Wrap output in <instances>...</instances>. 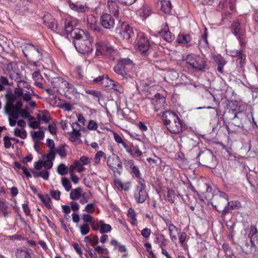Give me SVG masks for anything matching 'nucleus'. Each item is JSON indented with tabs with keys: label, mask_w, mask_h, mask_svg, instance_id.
Masks as SVG:
<instances>
[{
	"label": "nucleus",
	"mask_w": 258,
	"mask_h": 258,
	"mask_svg": "<svg viewBox=\"0 0 258 258\" xmlns=\"http://www.w3.org/2000/svg\"><path fill=\"white\" fill-rule=\"evenodd\" d=\"M72 38H74L73 43L75 48L79 52L84 54L92 50L93 40L88 32L76 29L75 30V35H73Z\"/></svg>",
	"instance_id": "nucleus-1"
},
{
	"label": "nucleus",
	"mask_w": 258,
	"mask_h": 258,
	"mask_svg": "<svg viewBox=\"0 0 258 258\" xmlns=\"http://www.w3.org/2000/svg\"><path fill=\"white\" fill-rule=\"evenodd\" d=\"M162 118L167 128L171 133L177 134L182 131L183 123L179 117L174 112H164Z\"/></svg>",
	"instance_id": "nucleus-2"
},
{
	"label": "nucleus",
	"mask_w": 258,
	"mask_h": 258,
	"mask_svg": "<svg viewBox=\"0 0 258 258\" xmlns=\"http://www.w3.org/2000/svg\"><path fill=\"white\" fill-rule=\"evenodd\" d=\"M78 23V20L75 17H64L61 19L60 24L67 36L71 34L75 35V30L79 29L75 28Z\"/></svg>",
	"instance_id": "nucleus-3"
},
{
	"label": "nucleus",
	"mask_w": 258,
	"mask_h": 258,
	"mask_svg": "<svg viewBox=\"0 0 258 258\" xmlns=\"http://www.w3.org/2000/svg\"><path fill=\"white\" fill-rule=\"evenodd\" d=\"M150 45L148 39L143 32H139L137 34L136 49L144 55H148Z\"/></svg>",
	"instance_id": "nucleus-4"
},
{
	"label": "nucleus",
	"mask_w": 258,
	"mask_h": 258,
	"mask_svg": "<svg viewBox=\"0 0 258 258\" xmlns=\"http://www.w3.org/2000/svg\"><path fill=\"white\" fill-rule=\"evenodd\" d=\"M185 60L193 69L196 71H201L205 68L206 61L199 55L194 54H188Z\"/></svg>",
	"instance_id": "nucleus-5"
},
{
	"label": "nucleus",
	"mask_w": 258,
	"mask_h": 258,
	"mask_svg": "<svg viewBox=\"0 0 258 258\" xmlns=\"http://www.w3.org/2000/svg\"><path fill=\"white\" fill-rule=\"evenodd\" d=\"M25 56L31 61H39L42 54L40 51L32 44H27L23 49Z\"/></svg>",
	"instance_id": "nucleus-6"
},
{
	"label": "nucleus",
	"mask_w": 258,
	"mask_h": 258,
	"mask_svg": "<svg viewBox=\"0 0 258 258\" xmlns=\"http://www.w3.org/2000/svg\"><path fill=\"white\" fill-rule=\"evenodd\" d=\"M96 54L110 55L113 52L114 49L106 40H97L95 43Z\"/></svg>",
	"instance_id": "nucleus-7"
},
{
	"label": "nucleus",
	"mask_w": 258,
	"mask_h": 258,
	"mask_svg": "<svg viewBox=\"0 0 258 258\" xmlns=\"http://www.w3.org/2000/svg\"><path fill=\"white\" fill-rule=\"evenodd\" d=\"M139 185L136 186L134 191V198L137 203H143L148 197L146 190V185L144 182L140 180L138 181Z\"/></svg>",
	"instance_id": "nucleus-8"
},
{
	"label": "nucleus",
	"mask_w": 258,
	"mask_h": 258,
	"mask_svg": "<svg viewBox=\"0 0 258 258\" xmlns=\"http://www.w3.org/2000/svg\"><path fill=\"white\" fill-rule=\"evenodd\" d=\"M107 164L114 173L120 174L122 170V162L120 158L116 154H112L107 160Z\"/></svg>",
	"instance_id": "nucleus-9"
},
{
	"label": "nucleus",
	"mask_w": 258,
	"mask_h": 258,
	"mask_svg": "<svg viewBox=\"0 0 258 258\" xmlns=\"http://www.w3.org/2000/svg\"><path fill=\"white\" fill-rule=\"evenodd\" d=\"M119 34L121 38L130 42L132 41V37L134 36L133 28L128 24L123 23Z\"/></svg>",
	"instance_id": "nucleus-10"
},
{
	"label": "nucleus",
	"mask_w": 258,
	"mask_h": 258,
	"mask_svg": "<svg viewBox=\"0 0 258 258\" xmlns=\"http://www.w3.org/2000/svg\"><path fill=\"white\" fill-rule=\"evenodd\" d=\"M125 166L129 170L130 173L133 177L137 178L138 181L141 180L144 182V180L141 179V174L138 166L135 165L134 162L132 160H126L125 162Z\"/></svg>",
	"instance_id": "nucleus-11"
},
{
	"label": "nucleus",
	"mask_w": 258,
	"mask_h": 258,
	"mask_svg": "<svg viewBox=\"0 0 258 258\" xmlns=\"http://www.w3.org/2000/svg\"><path fill=\"white\" fill-rule=\"evenodd\" d=\"M4 109L6 114L14 119H17L20 117V109L14 108V104L11 102H7Z\"/></svg>",
	"instance_id": "nucleus-12"
},
{
	"label": "nucleus",
	"mask_w": 258,
	"mask_h": 258,
	"mask_svg": "<svg viewBox=\"0 0 258 258\" xmlns=\"http://www.w3.org/2000/svg\"><path fill=\"white\" fill-rule=\"evenodd\" d=\"M227 198L220 196L218 197L215 201L212 203L213 206H214L216 210L219 212L222 213V216H224L225 215H223V209H224L226 207H227Z\"/></svg>",
	"instance_id": "nucleus-13"
},
{
	"label": "nucleus",
	"mask_w": 258,
	"mask_h": 258,
	"mask_svg": "<svg viewBox=\"0 0 258 258\" xmlns=\"http://www.w3.org/2000/svg\"><path fill=\"white\" fill-rule=\"evenodd\" d=\"M100 22L104 28L109 29L115 26V19L114 17H100Z\"/></svg>",
	"instance_id": "nucleus-14"
},
{
	"label": "nucleus",
	"mask_w": 258,
	"mask_h": 258,
	"mask_svg": "<svg viewBox=\"0 0 258 258\" xmlns=\"http://www.w3.org/2000/svg\"><path fill=\"white\" fill-rule=\"evenodd\" d=\"M87 26L88 28L95 31H100V22H98L96 17H87Z\"/></svg>",
	"instance_id": "nucleus-15"
},
{
	"label": "nucleus",
	"mask_w": 258,
	"mask_h": 258,
	"mask_svg": "<svg viewBox=\"0 0 258 258\" xmlns=\"http://www.w3.org/2000/svg\"><path fill=\"white\" fill-rule=\"evenodd\" d=\"M176 41L179 43H181L187 46L191 45L192 40L190 35L179 34L177 38Z\"/></svg>",
	"instance_id": "nucleus-16"
},
{
	"label": "nucleus",
	"mask_w": 258,
	"mask_h": 258,
	"mask_svg": "<svg viewBox=\"0 0 258 258\" xmlns=\"http://www.w3.org/2000/svg\"><path fill=\"white\" fill-rule=\"evenodd\" d=\"M69 6L72 10L78 13H85L89 10V8L86 5H82L79 2L76 3L69 2Z\"/></svg>",
	"instance_id": "nucleus-17"
},
{
	"label": "nucleus",
	"mask_w": 258,
	"mask_h": 258,
	"mask_svg": "<svg viewBox=\"0 0 258 258\" xmlns=\"http://www.w3.org/2000/svg\"><path fill=\"white\" fill-rule=\"evenodd\" d=\"M240 207V203L238 201L228 202L227 199V207L223 209V215H226L230 212L231 210H234Z\"/></svg>",
	"instance_id": "nucleus-18"
},
{
	"label": "nucleus",
	"mask_w": 258,
	"mask_h": 258,
	"mask_svg": "<svg viewBox=\"0 0 258 258\" xmlns=\"http://www.w3.org/2000/svg\"><path fill=\"white\" fill-rule=\"evenodd\" d=\"M43 22L46 26L52 31H55L57 28V23L53 17H43Z\"/></svg>",
	"instance_id": "nucleus-19"
},
{
	"label": "nucleus",
	"mask_w": 258,
	"mask_h": 258,
	"mask_svg": "<svg viewBox=\"0 0 258 258\" xmlns=\"http://www.w3.org/2000/svg\"><path fill=\"white\" fill-rule=\"evenodd\" d=\"M199 156L200 157L203 165L207 166H209V163L213 157V154L209 151L207 152H203L199 154Z\"/></svg>",
	"instance_id": "nucleus-20"
},
{
	"label": "nucleus",
	"mask_w": 258,
	"mask_h": 258,
	"mask_svg": "<svg viewBox=\"0 0 258 258\" xmlns=\"http://www.w3.org/2000/svg\"><path fill=\"white\" fill-rule=\"evenodd\" d=\"M236 12L234 0H229L224 9L225 15H235Z\"/></svg>",
	"instance_id": "nucleus-21"
},
{
	"label": "nucleus",
	"mask_w": 258,
	"mask_h": 258,
	"mask_svg": "<svg viewBox=\"0 0 258 258\" xmlns=\"http://www.w3.org/2000/svg\"><path fill=\"white\" fill-rule=\"evenodd\" d=\"M83 192V190L81 187L73 189L70 193V198L73 200H78Z\"/></svg>",
	"instance_id": "nucleus-22"
},
{
	"label": "nucleus",
	"mask_w": 258,
	"mask_h": 258,
	"mask_svg": "<svg viewBox=\"0 0 258 258\" xmlns=\"http://www.w3.org/2000/svg\"><path fill=\"white\" fill-rule=\"evenodd\" d=\"M79 126V124L77 122L73 123L71 125L73 130L70 134V138L72 141L77 140L81 135L80 130L77 129Z\"/></svg>",
	"instance_id": "nucleus-23"
},
{
	"label": "nucleus",
	"mask_w": 258,
	"mask_h": 258,
	"mask_svg": "<svg viewBox=\"0 0 258 258\" xmlns=\"http://www.w3.org/2000/svg\"><path fill=\"white\" fill-rule=\"evenodd\" d=\"M11 213V211L9 210L7 201L5 200H3V202L0 203V216L8 217Z\"/></svg>",
	"instance_id": "nucleus-24"
},
{
	"label": "nucleus",
	"mask_w": 258,
	"mask_h": 258,
	"mask_svg": "<svg viewBox=\"0 0 258 258\" xmlns=\"http://www.w3.org/2000/svg\"><path fill=\"white\" fill-rule=\"evenodd\" d=\"M109 78L108 76H100L96 78H95L93 82V83L101 84L104 86L107 87L108 86V82L109 80Z\"/></svg>",
	"instance_id": "nucleus-25"
},
{
	"label": "nucleus",
	"mask_w": 258,
	"mask_h": 258,
	"mask_svg": "<svg viewBox=\"0 0 258 258\" xmlns=\"http://www.w3.org/2000/svg\"><path fill=\"white\" fill-rule=\"evenodd\" d=\"M208 30L206 28L204 30V34L202 35L199 40V47L200 48H206L208 47V41L207 39L208 37Z\"/></svg>",
	"instance_id": "nucleus-26"
},
{
	"label": "nucleus",
	"mask_w": 258,
	"mask_h": 258,
	"mask_svg": "<svg viewBox=\"0 0 258 258\" xmlns=\"http://www.w3.org/2000/svg\"><path fill=\"white\" fill-rule=\"evenodd\" d=\"M15 93L18 97H21L26 101L31 100L32 98L30 92L26 91V92H24L23 89H17L15 91Z\"/></svg>",
	"instance_id": "nucleus-27"
},
{
	"label": "nucleus",
	"mask_w": 258,
	"mask_h": 258,
	"mask_svg": "<svg viewBox=\"0 0 258 258\" xmlns=\"http://www.w3.org/2000/svg\"><path fill=\"white\" fill-rule=\"evenodd\" d=\"M108 86H111L113 89L120 94L122 93L124 91V89L121 85L111 79L109 80Z\"/></svg>",
	"instance_id": "nucleus-28"
},
{
	"label": "nucleus",
	"mask_w": 258,
	"mask_h": 258,
	"mask_svg": "<svg viewBox=\"0 0 258 258\" xmlns=\"http://www.w3.org/2000/svg\"><path fill=\"white\" fill-rule=\"evenodd\" d=\"M168 229L171 241L173 242H175L177 240V236L176 234L178 231L177 228L175 225H169V227H168Z\"/></svg>",
	"instance_id": "nucleus-29"
},
{
	"label": "nucleus",
	"mask_w": 258,
	"mask_h": 258,
	"mask_svg": "<svg viewBox=\"0 0 258 258\" xmlns=\"http://www.w3.org/2000/svg\"><path fill=\"white\" fill-rule=\"evenodd\" d=\"M172 5L170 1H164L162 2L161 10L166 14L172 15L171 13Z\"/></svg>",
	"instance_id": "nucleus-30"
},
{
	"label": "nucleus",
	"mask_w": 258,
	"mask_h": 258,
	"mask_svg": "<svg viewBox=\"0 0 258 258\" xmlns=\"http://www.w3.org/2000/svg\"><path fill=\"white\" fill-rule=\"evenodd\" d=\"M31 250L28 249H18L16 252L17 258H31Z\"/></svg>",
	"instance_id": "nucleus-31"
},
{
	"label": "nucleus",
	"mask_w": 258,
	"mask_h": 258,
	"mask_svg": "<svg viewBox=\"0 0 258 258\" xmlns=\"http://www.w3.org/2000/svg\"><path fill=\"white\" fill-rule=\"evenodd\" d=\"M32 172L35 177H41L44 180H47L48 179L49 173L47 170L45 169L40 171L33 170Z\"/></svg>",
	"instance_id": "nucleus-32"
},
{
	"label": "nucleus",
	"mask_w": 258,
	"mask_h": 258,
	"mask_svg": "<svg viewBox=\"0 0 258 258\" xmlns=\"http://www.w3.org/2000/svg\"><path fill=\"white\" fill-rule=\"evenodd\" d=\"M108 8L110 10V12L111 14L109 15L111 16V15H114V16L118 15V8L116 6V3L113 2L112 0H108Z\"/></svg>",
	"instance_id": "nucleus-33"
},
{
	"label": "nucleus",
	"mask_w": 258,
	"mask_h": 258,
	"mask_svg": "<svg viewBox=\"0 0 258 258\" xmlns=\"http://www.w3.org/2000/svg\"><path fill=\"white\" fill-rule=\"evenodd\" d=\"M38 198L43 204L48 209L51 208V201L50 197L47 196H43L41 194L38 195Z\"/></svg>",
	"instance_id": "nucleus-34"
},
{
	"label": "nucleus",
	"mask_w": 258,
	"mask_h": 258,
	"mask_svg": "<svg viewBox=\"0 0 258 258\" xmlns=\"http://www.w3.org/2000/svg\"><path fill=\"white\" fill-rule=\"evenodd\" d=\"M114 72L123 78L126 77L127 73L125 71V67L120 64H117L114 68Z\"/></svg>",
	"instance_id": "nucleus-35"
},
{
	"label": "nucleus",
	"mask_w": 258,
	"mask_h": 258,
	"mask_svg": "<svg viewBox=\"0 0 258 258\" xmlns=\"http://www.w3.org/2000/svg\"><path fill=\"white\" fill-rule=\"evenodd\" d=\"M257 233L258 231L255 226L251 225L250 227L249 233L248 235V236L250 239L251 245H254V242L252 241V239H254L257 236Z\"/></svg>",
	"instance_id": "nucleus-36"
},
{
	"label": "nucleus",
	"mask_w": 258,
	"mask_h": 258,
	"mask_svg": "<svg viewBox=\"0 0 258 258\" xmlns=\"http://www.w3.org/2000/svg\"><path fill=\"white\" fill-rule=\"evenodd\" d=\"M14 134L15 136L19 137L22 139H26L27 136L26 130L23 128H15L14 131Z\"/></svg>",
	"instance_id": "nucleus-37"
},
{
	"label": "nucleus",
	"mask_w": 258,
	"mask_h": 258,
	"mask_svg": "<svg viewBox=\"0 0 258 258\" xmlns=\"http://www.w3.org/2000/svg\"><path fill=\"white\" fill-rule=\"evenodd\" d=\"M99 224L100 226H101L100 229V233L103 234L105 233H108L111 231V226L109 224L104 223L103 220H100Z\"/></svg>",
	"instance_id": "nucleus-38"
},
{
	"label": "nucleus",
	"mask_w": 258,
	"mask_h": 258,
	"mask_svg": "<svg viewBox=\"0 0 258 258\" xmlns=\"http://www.w3.org/2000/svg\"><path fill=\"white\" fill-rule=\"evenodd\" d=\"M54 82H60V85L59 86V90H62L63 92H64V89H67L68 87L70 86V84L68 81L63 80L61 78H55Z\"/></svg>",
	"instance_id": "nucleus-39"
},
{
	"label": "nucleus",
	"mask_w": 258,
	"mask_h": 258,
	"mask_svg": "<svg viewBox=\"0 0 258 258\" xmlns=\"http://www.w3.org/2000/svg\"><path fill=\"white\" fill-rule=\"evenodd\" d=\"M31 136L33 140L40 141L44 138V133L42 131L31 132Z\"/></svg>",
	"instance_id": "nucleus-40"
},
{
	"label": "nucleus",
	"mask_w": 258,
	"mask_h": 258,
	"mask_svg": "<svg viewBox=\"0 0 258 258\" xmlns=\"http://www.w3.org/2000/svg\"><path fill=\"white\" fill-rule=\"evenodd\" d=\"M37 119L39 120L40 122L41 121H42L46 123H48L50 119V116H49L48 113L46 111L42 112V114H37Z\"/></svg>",
	"instance_id": "nucleus-41"
},
{
	"label": "nucleus",
	"mask_w": 258,
	"mask_h": 258,
	"mask_svg": "<svg viewBox=\"0 0 258 258\" xmlns=\"http://www.w3.org/2000/svg\"><path fill=\"white\" fill-rule=\"evenodd\" d=\"M40 122L39 120H35V119L33 116H30L29 118L28 125L30 127L35 129L39 127Z\"/></svg>",
	"instance_id": "nucleus-42"
},
{
	"label": "nucleus",
	"mask_w": 258,
	"mask_h": 258,
	"mask_svg": "<svg viewBox=\"0 0 258 258\" xmlns=\"http://www.w3.org/2000/svg\"><path fill=\"white\" fill-rule=\"evenodd\" d=\"M232 28L233 29V34L235 36H238L242 34L243 33L241 31L240 23L238 21H234L232 24Z\"/></svg>",
	"instance_id": "nucleus-43"
},
{
	"label": "nucleus",
	"mask_w": 258,
	"mask_h": 258,
	"mask_svg": "<svg viewBox=\"0 0 258 258\" xmlns=\"http://www.w3.org/2000/svg\"><path fill=\"white\" fill-rule=\"evenodd\" d=\"M61 183L62 186L67 191H70L72 188V185L70 181L67 177H63L61 179Z\"/></svg>",
	"instance_id": "nucleus-44"
},
{
	"label": "nucleus",
	"mask_w": 258,
	"mask_h": 258,
	"mask_svg": "<svg viewBox=\"0 0 258 258\" xmlns=\"http://www.w3.org/2000/svg\"><path fill=\"white\" fill-rule=\"evenodd\" d=\"M56 171L59 174L64 175L69 172V169L64 164L62 163L57 166Z\"/></svg>",
	"instance_id": "nucleus-45"
},
{
	"label": "nucleus",
	"mask_w": 258,
	"mask_h": 258,
	"mask_svg": "<svg viewBox=\"0 0 258 258\" xmlns=\"http://www.w3.org/2000/svg\"><path fill=\"white\" fill-rule=\"evenodd\" d=\"M92 195L90 192H83L81 197L79 199L81 204H84L87 203L89 199L92 197Z\"/></svg>",
	"instance_id": "nucleus-46"
},
{
	"label": "nucleus",
	"mask_w": 258,
	"mask_h": 258,
	"mask_svg": "<svg viewBox=\"0 0 258 258\" xmlns=\"http://www.w3.org/2000/svg\"><path fill=\"white\" fill-rule=\"evenodd\" d=\"M140 16H149L152 14L150 8L147 6H144L139 11Z\"/></svg>",
	"instance_id": "nucleus-47"
},
{
	"label": "nucleus",
	"mask_w": 258,
	"mask_h": 258,
	"mask_svg": "<svg viewBox=\"0 0 258 258\" xmlns=\"http://www.w3.org/2000/svg\"><path fill=\"white\" fill-rule=\"evenodd\" d=\"M101 158H106V154L102 151H98L95 155L94 161L96 164H99L100 162Z\"/></svg>",
	"instance_id": "nucleus-48"
},
{
	"label": "nucleus",
	"mask_w": 258,
	"mask_h": 258,
	"mask_svg": "<svg viewBox=\"0 0 258 258\" xmlns=\"http://www.w3.org/2000/svg\"><path fill=\"white\" fill-rule=\"evenodd\" d=\"M55 153L58 154L61 158H64L67 155V151L64 146H59L55 149Z\"/></svg>",
	"instance_id": "nucleus-49"
},
{
	"label": "nucleus",
	"mask_w": 258,
	"mask_h": 258,
	"mask_svg": "<svg viewBox=\"0 0 258 258\" xmlns=\"http://www.w3.org/2000/svg\"><path fill=\"white\" fill-rule=\"evenodd\" d=\"M246 55L243 52L239 55L236 59V63L240 68L244 66L245 63Z\"/></svg>",
	"instance_id": "nucleus-50"
},
{
	"label": "nucleus",
	"mask_w": 258,
	"mask_h": 258,
	"mask_svg": "<svg viewBox=\"0 0 258 258\" xmlns=\"http://www.w3.org/2000/svg\"><path fill=\"white\" fill-rule=\"evenodd\" d=\"M165 102V99L164 98L157 100L156 102L154 103L155 109L156 111H158L162 107H164V103Z\"/></svg>",
	"instance_id": "nucleus-51"
},
{
	"label": "nucleus",
	"mask_w": 258,
	"mask_h": 258,
	"mask_svg": "<svg viewBox=\"0 0 258 258\" xmlns=\"http://www.w3.org/2000/svg\"><path fill=\"white\" fill-rule=\"evenodd\" d=\"M236 37L239 41L240 46L241 47V49H243L244 50L246 44V41H245L244 34H242Z\"/></svg>",
	"instance_id": "nucleus-52"
},
{
	"label": "nucleus",
	"mask_w": 258,
	"mask_h": 258,
	"mask_svg": "<svg viewBox=\"0 0 258 258\" xmlns=\"http://www.w3.org/2000/svg\"><path fill=\"white\" fill-rule=\"evenodd\" d=\"M242 52H243V49H240V50L232 49L228 51L229 55L233 57H237Z\"/></svg>",
	"instance_id": "nucleus-53"
},
{
	"label": "nucleus",
	"mask_w": 258,
	"mask_h": 258,
	"mask_svg": "<svg viewBox=\"0 0 258 258\" xmlns=\"http://www.w3.org/2000/svg\"><path fill=\"white\" fill-rule=\"evenodd\" d=\"M81 233L82 235H87L90 231L89 224H85L80 226Z\"/></svg>",
	"instance_id": "nucleus-54"
},
{
	"label": "nucleus",
	"mask_w": 258,
	"mask_h": 258,
	"mask_svg": "<svg viewBox=\"0 0 258 258\" xmlns=\"http://www.w3.org/2000/svg\"><path fill=\"white\" fill-rule=\"evenodd\" d=\"M163 35L164 39L168 42H172L174 39V36L169 31V30Z\"/></svg>",
	"instance_id": "nucleus-55"
},
{
	"label": "nucleus",
	"mask_w": 258,
	"mask_h": 258,
	"mask_svg": "<svg viewBox=\"0 0 258 258\" xmlns=\"http://www.w3.org/2000/svg\"><path fill=\"white\" fill-rule=\"evenodd\" d=\"M17 84L19 87L18 89H23V88L29 89L31 87V86L26 81H24L23 78Z\"/></svg>",
	"instance_id": "nucleus-56"
},
{
	"label": "nucleus",
	"mask_w": 258,
	"mask_h": 258,
	"mask_svg": "<svg viewBox=\"0 0 258 258\" xmlns=\"http://www.w3.org/2000/svg\"><path fill=\"white\" fill-rule=\"evenodd\" d=\"M4 146L7 149H9L11 148V147L14 148L13 145H12L11 142V140L10 139V137L9 136H6L4 137Z\"/></svg>",
	"instance_id": "nucleus-57"
},
{
	"label": "nucleus",
	"mask_w": 258,
	"mask_h": 258,
	"mask_svg": "<svg viewBox=\"0 0 258 258\" xmlns=\"http://www.w3.org/2000/svg\"><path fill=\"white\" fill-rule=\"evenodd\" d=\"M95 250L99 253L107 255L108 254V250L104 247L100 246H97L95 247Z\"/></svg>",
	"instance_id": "nucleus-58"
},
{
	"label": "nucleus",
	"mask_w": 258,
	"mask_h": 258,
	"mask_svg": "<svg viewBox=\"0 0 258 258\" xmlns=\"http://www.w3.org/2000/svg\"><path fill=\"white\" fill-rule=\"evenodd\" d=\"M51 197L55 200L58 201L60 200V191L59 190H51L50 191Z\"/></svg>",
	"instance_id": "nucleus-59"
},
{
	"label": "nucleus",
	"mask_w": 258,
	"mask_h": 258,
	"mask_svg": "<svg viewBox=\"0 0 258 258\" xmlns=\"http://www.w3.org/2000/svg\"><path fill=\"white\" fill-rule=\"evenodd\" d=\"M55 150H49L48 153L46 155V158L48 160H54L55 157Z\"/></svg>",
	"instance_id": "nucleus-60"
},
{
	"label": "nucleus",
	"mask_w": 258,
	"mask_h": 258,
	"mask_svg": "<svg viewBox=\"0 0 258 258\" xmlns=\"http://www.w3.org/2000/svg\"><path fill=\"white\" fill-rule=\"evenodd\" d=\"M20 115L21 117L24 118H29L30 116V113L26 109H21Z\"/></svg>",
	"instance_id": "nucleus-61"
},
{
	"label": "nucleus",
	"mask_w": 258,
	"mask_h": 258,
	"mask_svg": "<svg viewBox=\"0 0 258 258\" xmlns=\"http://www.w3.org/2000/svg\"><path fill=\"white\" fill-rule=\"evenodd\" d=\"M168 25L167 23H165L162 25L161 29L158 30L157 33L159 34L163 35L165 32L168 31Z\"/></svg>",
	"instance_id": "nucleus-62"
},
{
	"label": "nucleus",
	"mask_w": 258,
	"mask_h": 258,
	"mask_svg": "<svg viewBox=\"0 0 258 258\" xmlns=\"http://www.w3.org/2000/svg\"><path fill=\"white\" fill-rule=\"evenodd\" d=\"M83 221L87 223L86 224H89V223H91L93 221V217L90 215L89 214H84L83 215Z\"/></svg>",
	"instance_id": "nucleus-63"
},
{
	"label": "nucleus",
	"mask_w": 258,
	"mask_h": 258,
	"mask_svg": "<svg viewBox=\"0 0 258 258\" xmlns=\"http://www.w3.org/2000/svg\"><path fill=\"white\" fill-rule=\"evenodd\" d=\"M87 127L89 130H96L98 127V125L95 121L91 120L88 123Z\"/></svg>",
	"instance_id": "nucleus-64"
}]
</instances>
